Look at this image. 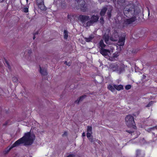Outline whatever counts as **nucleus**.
Returning a JSON list of instances; mask_svg holds the SVG:
<instances>
[{
  "mask_svg": "<svg viewBox=\"0 0 157 157\" xmlns=\"http://www.w3.org/2000/svg\"><path fill=\"white\" fill-rule=\"evenodd\" d=\"M35 138L34 134L30 132L25 133L23 137L20 139L15 142L12 146L8 147L4 151L5 154L7 153L12 148L18 146L20 144H24L25 145H29L32 144Z\"/></svg>",
  "mask_w": 157,
  "mask_h": 157,
  "instance_id": "nucleus-1",
  "label": "nucleus"
},
{
  "mask_svg": "<svg viewBox=\"0 0 157 157\" xmlns=\"http://www.w3.org/2000/svg\"><path fill=\"white\" fill-rule=\"evenodd\" d=\"M124 15L128 17L131 18L126 19L124 21V24H129L135 21L136 19V15L138 12L135 10L133 4H130L127 6L124 9Z\"/></svg>",
  "mask_w": 157,
  "mask_h": 157,
  "instance_id": "nucleus-2",
  "label": "nucleus"
},
{
  "mask_svg": "<svg viewBox=\"0 0 157 157\" xmlns=\"http://www.w3.org/2000/svg\"><path fill=\"white\" fill-rule=\"evenodd\" d=\"M98 47L100 49V53L106 58L110 57L113 52V48L111 47H107L104 44L103 40H100L98 44Z\"/></svg>",
  "mask_w": 157,
  "mask_h": 157,
  "instance_id": "nucleus-3",
  "label": "nucleus"
},
{
  "mask_svg": "<svg viewBox=\"0 0 157 157\" xmlns=\"http://www.w3.org/2000/svg\"><path fill=\"white\" fill-rule=\"evenodd\" d=\"M125 67V66L121 63L118 64H112L110 65V69L113 71H116L118 74H120L123 72L124 70Z\"/></svg>",
  "mask_w": 157,
  "mask_h": 157,
  "instance_id": "nucleus-4",
  "label": "nucleus"
},
{
  "mask_svg": "<svg viewBox=\"0 0 157 157\" xmlns=\"http://www.w3.org/2000/svg\"><path fill=\"white\" fill-rule=\"evenodd\" d=\"M126 124L128 127H134L135 123L134 121L133 117L131 115L127 116L125 119Z\"/></svg>",
  "mask_w": 157,
  "mask_h": 157,
  "instance_id": "nucleus-5",
  "label": "nucleus"
},
{
  "mask_svg": "<svg viewBox=\"0 0 157 157\" xmlns=\"http://www.w3.org/2000/svg\"><path fill=\"white\" fill-rule=\"evenodd\" d=\"M109 8V9L108 10L107 12V14L109 17H110L111 16V11L112 10V7L110 6H108V8H107L106 7L103 8L101 10L100 12V14L101 16H103L105 15V13L107 11V9Z\"/></svg>",
  "mask_w": 157,
  "mask_h": 157,
  "instance_id": "nucleus-6",
  "label": "nucleus"
},
{
  "mask_svg": "<svg viewBox=\"0 0 157 157\" xmlns=\"http://www.w3.org/2000/svg\"><path fill=\"white\" fill-rule=\"evenodd\" d=\"M124 40L125 37L124 36L119 38V40L117 43L118 46H117V49L118 51H120L121 50V47L124 45Z\"/></svg>",
  "mask_w": 157,
  "mask_h": 157,
  "instance_id": "nucleus-7",
  "label": "nucleus"
},
{
  "mask_svg": "<svg viewBox=\"0 0 157 157\" xmlns=\"http://www.w3.org/2000/svg\"><path fill=\"white\" fill-rule=\"evenodd\" d=\"M99 17L97 16H93L91 18V20L87 22L86 26H90L94 23L98 21Z\"/></svg>",
  "mask_w": 157,
  "mask_h": 157,
  "instance_id": "nucleus-8",
  "label": "nucleus"
},
{
  "mask_svg": "<svg viewBox=\"0 0 157 157\" xmlns=\"http://www.w3.org/2000/svg\"><path fill=\"white\" fill-rule=\"evenodd\" d=\"M145 154L144 152L140 150H137L136 151V157H144Z\"/></svg>",
  "mask_w": 157,
  "mask_h": 157,
  "instance_id": "nucleus-9",
  "label": "nucleus"
},
{
  "mask_svg": "<svg viewBox=\"0 0 157 157\" xmlns=\"http://www.w3.org/2000/svg\"><path fill=\"white\" fill-rule=\"evenodd\" d=\"M89 17L88 16L85 15H80L78 17V19L82 22L83 23L89 19Z\"/></svg>",
  "mask_w": 157,
  "mask_h": 157,
  "instance_id": "nucleus-10",
  "label": "nucleus"
},
{
  "mask_svg": "<svg viewBox=\"0 0 157 157\" xmlns=\"http://www.w3.org/2000/svg\"><path fill=\"white\" fill-rule=\"evenodd\" d=\"M118 33H115L112 35L110 40L112 41H116L118 39Z\"/></svg>",
  "mask_w": 157,
  "mask_h": 157,
  "instance_id": "nucleus-11",
  "label": "nucleus"
},
{
  "mask_svg": "<svg viewBox=\"0 0 157 157\" xmlns=\"http://www.w3.org/2000/svg\"><path fill=\"white\" fill-rule=\"evenodd\" d=\"M114 87L115 88V89L119 91L123 90V86L122 85H116L115 84L114 85Z\"/></svg>",
  "mask_w": 157,
  "mask_h": 157,
  "instance_id": "nucleus-12",
  "label": "nucleus"
},
{
  "mask_svg": "<svg viewBox=\"0 0 157 157\" xmlns=\"http://www.w3.org/2000/svg\"><path fill=\"white\" fill-rule=\"evenodd\" d=\"M103 39L105 40V42L106 44H109V37L107 34H105L104 36Z\"/></svg>",
  "mask_w": 157,
  "mask_h": 157,
  "instance_id": "nucleus-13",
  "label": "nucleus"
},
{
  "mask_svg": "<svg viewBox=\"0 0 157 157\" xmlns=\"http://www.w3.org/2000/svg\"><path fill=\"white\" fill-rule=\"evenodd\" d=\"M40 73L43 75H47V72L46 70L45 69H42L41 67H40Z\"/></svg>",
  "mask_w": 157,
  "mask_h": 157,
  "instance_id": "nucleus-14",
  "label": "nucleus"
},
{
  "mask_svg": "<svg viewBox=\"0 0 157 157\" xmlns=\"http://www.w3.org/2000/svg\"><path fill=\"white\" fill-rule=\"evenodd\" d=\"M94 38V36L93 35L90 36L88 37H86L85 38V40L87 42H90Z\"/></svg>",
  "mask_w": 157,
  "mask_h": 157,
  "instance_id": "nucleus-15",
  "label": "nucleus"
},
{
  "mask_svg": "<svg viewBox=\"0 0 157 157\" xmlns=\"http://www.w3.org/2000/svg\"><path fill=\"white\" fill-rule=\"evenodd\" d=\"M108 88L112 92H114L115 90V88L114 87V85L113 86L111 85H109L108 86Z\"/></svg>",
  "mask_w": 157,
  "mask_h": 157,
  "instance_id": "nucleus-16",
  "label": "nucleus"
},
{
  "mask_svg": "<svg viewBox=\"0 0 157 157\" xmlns=\"http://www.w3.org/2000/svg\"><path fill=\"white\" fill-rule=\"evenodd\" d=\"M64 37L65 39H67L68 36V33L67 30H65L63 33Z\"/></svg>",
  "mask_w": 157,
  "mask_h": 157,
  "instance_id": "nucleus-17",
  "label": "nucleus"
},
{
  "mask_svg": "<svg viewBox=\"0 0 157 157\" xmlns=\"http://www.w3.org/2000/svg\"><path fill=\"white\" fill-rule=\"evenodd\" d=\"M4 63H5V66L6 67H8V68L10 69V68L8 62L7 61L6 59H5Z\"/></svg>",
  "mask_w": 157,
  "mask_h": 157,
  "instance_id": "nucleus-18",
  "label": "nucleus"
},
{
  "mask_svg": "<svg viewBox=\"0 0 157 157\" xmlns=\"http://www.w3.org/2000/svg\"><path fill=\"white\" fill-rule=\"evenodd\" d=\"M87 132H92V128L91 126H88Z\"/></svg>",
  "mask_w": 157,
  "mask_h": 157,
  "instance_id": "nucleus-19",
  "label": "nucleus"
},
{
  "mask_svg": "<svg viewBox=\"0 0 157 157\" xmlns=\"http://www.w3.org/2000/svg\"><path fill=\"white\" fill-rule=\"evenodd\" d=\"M12 80L14 82H18V79L17 77H14L12 78Z\"/></svg>",
  "mask_w": 157,
  "mask_h": 157,
  "instance_id": "nucleus-20",
  "label": "nucleus"
},
{
  "mask_svg": "<svg viewBox=\"0 0 157 157\" xmlns=\"http://www.w3.org/2000/svg\"><path fill=\"white\" fill-rule=\"evenodd\" d=\"M92 134V132H87V138H90L91 137Z\"/></svg>",
  "mask_w": 157,
  "mask_h": 157,
  "instance_id": "nucleus-21",
  "label": "nucleus"
},
{
  "mask_svg": "<svg viewBox=\"0 0 157 157\" xmlns=\"http://www.w3.org/2000/svg\"><path fill=\"white\" fill-rule=\"evenodd\" d=\"M131 88V86L130 85H128L125 86V88L126 90H129Z\"/></svg>",
  "mask_w": 157,
  "mask_h": 157,
  "instance_id": "nucleus-22",
  "label": "nucleus"
},
{
  "mask_svg": "<svg viewBox=\"0 0 157 157\" xmlns=\"http://www.w3.org/2000/svg\"><path fill=\"white\" fill-rule=\"evenodd\" d=\"M153 102L152 101H151L150 102L149 104L146 106L147 107H149L151 106V105L153 104Z\"/></svg>",
  "mask_w": 157,
  "mask_h": 157,
  "instance_id": "nucleus-23",
  "label": "nucleus"
},
{
  "mask_svg": "<svg viewBox=\"0 0 157 157\" xmlns=\"http://www.w3.org/2000/svg\"><path fill=\"white\" fill-rule=\"evenodd\" d=\"M75 155L74 154H71L68 155L67 157H74Z\"/></svg>",
  "mask_w": 157,
  "mask_h": 157,
  "instance_id": "nucleus-24",
  "label": "nucleus"
},
{
  "mask_svg": "<svg viewBox=\"0 0 157 157\" xmlns=\"http://www.w3.org/2000/svg\"><path fill=\"white\" fill-rule=\"evenodd\" d=\"M81 9L82 11L83 12H85L86 11V9L85 7L84 8V7L83 6L81 8Z\"/></svg>",
  "mask_w": 157,
  "mask_h": 157,
  "instance_id": "nucleus-25",
  "label": "nucleus"
},
{
  "mask_svg": "<svg viewBox=\"0 0 157 157\" xmlns=\"http://www.w3.org/2000/svg\"><path fill=\"white\" fill-rule=\"evenodd\" d=\"M124 2V0H119L118 1V3L119 4L121 3H123Z\"/></svg>",
  "mask_w": 157,
  "mask_h": 157,
  "instance_id": "nucleus-26",
  "label": "nucleus"
},
{
  "mask_svg": "<svg viewBox=\"0 0 157 157\" xmlns=\"http://www.w3.org/2000/svg\"><path fill=\"white\" fill-rule=\"evenodd\" d=\"M65 63L67 65V66H70L71 65V63L70 62H67L66 61L65 62Z\"/></svg>",
  "mask_w": 157,
  "mask_h": 157,
  "instance_id": "nucleus-27",
  "label": "nucleus"
},
{
  "mask_svg": "<svg viewBox=\"0 0 157 157\" xmlns=\"http://www.w3.org/2000/svg\"><path fill=\"white\" fill-rule=\"evenodd\" d=\"M24 12H25V13H27L28 11V9L27 8H24Z\"/></svg>",
  "mask_w": 157,
  "mask_h": 157,
  "instance_id": "nucleus-28",
  "label": "nucleus"
},
{
  "mask_svg": "<svg viewBox=\"0 0 157 157\" xmlns=\"http://www.w3.org/2000/svg\"><path fill=\"white\" fill-rule=\"evenodd\" d=\"M100 22L101 23H102V24L103 23V22H104V20H103V18L102 17H101L100 19Z\"/></svg>",
  "mask_w": 157,
  "mask_h": 157,
  "instance_id": "nucleus-29",
  "label": "nucleus"
},
{
  "mask_svg": "<svg viewBox=\"0 0 157 157\" xmlns=\"http://www.w3.org/2000/svg\"><path fill=\"white\" fill-rule=\"evenodd\" d=\"M89 139L91 142H92L93 141H94L93 139L92 138H89Z\"/></svg>",
  "mask_w": 157,
  "mask_h": 157,
  "instance_id": "nucleus-30",
  "label": "nucleus"
},
{
  "mask_svg": "<svg viewBox=\"0 0 157 157\" xmlns=\"http://www.w3.org/2000/svg\"><path fill=\"white\" fill-rule=\"evenodd\" d=\"M28 52L29 54H30L32 53V52L31 50H28Z\"/></svg>",
  "mask_w": 157,
  "mask_h": 157,
  "instance_id": "nucleus-31",
  "label": "nucleus"
},
{
  "mask_svg": "<svg viewBox=\"0 0 157 157\" xmlns=\"http://www.w3.org/2000/svg\"><path fill=\"white\" fill-rule=\"evenodd\" d=\"M117 56H118V55H117H117H116V54L115 53V54H113V57H117Z\"/></svg>",
  "mask_w": 157,
  "mask_h": 157,
  "instance_id": "nucleus-32",
  "label": "nucleus"
},
{
  "mask_svg": "<svg viewBox=\"0 0 157 157\" xmlns=\"http://www.w3.org/2000/svg\"><path fill=\"white\" fill-rule=\"evenodd\" d=\"M83 98V97H80L79 99V101H80V100H81Z\"/></svg>",
  "mask_w": 157,
  "mask_h": 157,
  "instance_id": "nucleus-33",
  "label": "nucleus"
},
{
  "mask_svg": "<svg viewBox=\"0 0 157 157\" xmlns=\"http://www.w3.org/2000/svg\"><path fill=\"white\" fill-rule=\"evenodd\" d=\"M82 136H85V132H83V133H82Z\"/></svg>",
  "mask_w": 157,
  "mask_h": 157,
  "instance_id": "nucleus-34",
  "label": "nucleus"
},
{
  "mask_svg": "<svg viewBox=\"0 0 157 157\" xmlns=\"http://www.w3.org/2000/svg\"><path fill=\"white\" fill-rule=\"evenodd\" d=\"M148 16H149L150 15L149 10H148Z\"/></svg>",
  "mask_w": 157,
  "mask_h": 157,
  "instance_id": "nucleus-35",
  "label": "nucleus"
},
{
  "mask_svg": "<svg viewBox=\"0 0 157 157\" xmlns=\"http://www.w3.org/2000/svg\"><path fill=\"white\" fill-rule=\"evenodd\" d=\"M127 132H129V133H132V132H131V131H130V132H128V131H127Z\"/></svg>",
  "mask_w": 157,
  "mask_h": 157,
  "instance_id": "nucleus-36",
  "label": "nucleus"
},
{
  "mask_svg": "<svg viewBox=\"0 0 157 157\" xmlns=\"http://www.w3.org/2000/svg\"><path fill=\"white\" fill-rule=\"evenodd\" d=\"M35 37H33V39H35Z\"/></svg>",
  "mask_w": 157,
  "mask_h": 157,
  "instance_id": "nucleus-37",
  "label": "nucleus"
},
{
  "mask_svg": "<svg viewBox=\"0 0 157 157\" xmlns=\"http://www.w3.org/2000/svg\"><path fill=\"white\" fill-rule=\"evenodd\" d=\"M26 1H27V2L28 0H26Z\"/></svg>",
  "mask_w": 157,
  "mask_h": 157,
  "instance_id": "nucleus-38",
  "label": "nucleus"
}]
</instances>
